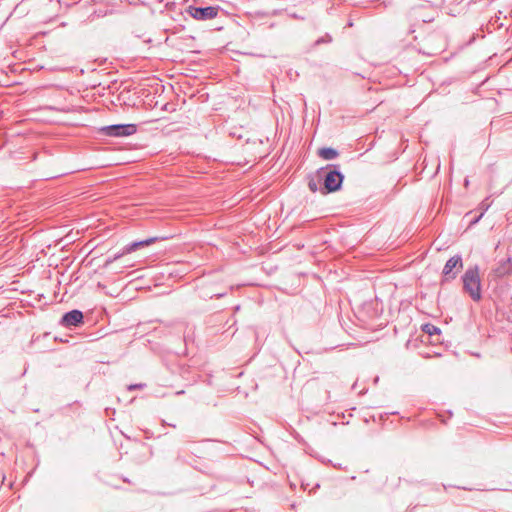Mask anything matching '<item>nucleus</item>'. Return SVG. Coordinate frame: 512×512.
<instances>
[{
	"mask_svg": "<svg viewBox=\"0 0 512 512\" xmlns=\"http://www.w3.org/2000/svg\"><path fill=\"white\" fill-rule=\"evenodd\" d=\"M317 176L323 181L322 194L333 193L341 189L344 175L339 165H327L317 170Z\"/></svg>",
	"mask_w": 512,
	"mask_h": 512,
	"instance_id": "1",
	"label": "nucleus"
},
{
	"mask_svg": "<svg viewBox=\"0 0 512 512\" xmlns=\"http://www.w3.org/2000/svg\"><path fill=\"white\" fill-rule=\"evenodd\" d=\"M463 289L467 292L472 300L478 302L481 300V281L479 277L478 267L469 268L462 276Z\"/></svg>",
	"mask_w": 512,
	"mask_h": 512,
	"instance_id": "2",
	"label": "nucleus"
},
{
	"mask_svg": "<svg viewBox=\"0 0 512 512\" xmlns=\"http://www.w3.org/2000/svg\"><path fill=\"white\" fill-rule=\"evenodd\" d=\"M159 238L158 237H150V238H147V239H144V240H140V241H134L130 244H127L126 246H124L122 248V250L116 254H114L113 256H109L106 260H105V263H104V267H108L110 266L112 263H114L115 261L119 260L120 258H122L124 255L126 254H129V253H132L142 247H146V246H149L150 244L156 242Z\"/></svg>",
	"mask_w": 512,
	"mask_h": 512,
	"instance_id": "3",
	"label": "nucleus"
},
{
	"mask_svg": "<svg viewBox=\"0 0 512 512\" xmlns=\"http://www.w3.org/2000/svg\"><path fill=\"white\" fill-rule=\"evenodd\" d=\"M100 133L107 137H127L137 132L136 124H113L101 127Z\"/></svg>",
	"mask_w": 512,
	"mask_h": 512,
	"instance_id": "4",
	"label": "nucleus"
},
{
	"mask_svg": "<svg viewBox=\"0 0 512 512\" xmlns=\"http://www.w3.org/2000/svg\"><path fill=\"white\" fill-rule=\"evenodd\" d=\"M219 11V6L197 7L190 5L186 9V12L189 16L200 21H206L216 18L218 16Z\"/></svg>",
	"mask_w": 512,
	"mask_h": 512,
	"instance_id": "5",
	"label": "nucleus"
},
{
	"mask_svg": "<svg viewBox=\"0 0 512 512\" xmlns=\"http://www.w3.org/2000/svg\"><path fill=\"white\" fill-rule=\"evenodd\" d=\"M84 323V315L82 311L78 309H73L69 312H66L61 320L60 324L63 327L71 328V327H78L79 325Z\"/></svg>",
	"mask_w": 512,
	"mask_h": 512,
	"instance_id": "6",
	"label": "nucleus"
},
{
	"mask_svg": "<svg viewBox=\"0 0 512 512\" xmlns=\"http://www.w3.org/2000/svg\"><path fill=\"white\" fill-rule=\"evenodd\" d=\"M462 266H463L462 258H461L460 255H455V256L449 258L448 261L446 262L444 268H443L444 280L448 281V280H451V279H455L456 273L453 272V270L456 267L462 268Z\"/></svg>",
	"mask_w": 512,
	"mask_h": 512,
	"instance_id": "7",
	"label": "nucleus"
},
{
	"mask_svg": "<svg viewBox=\"0 0 512 512\" xmlns=\"http://www.w3.org/2000/svg\"><path fill=\"white\" fill-rule=\"evenodd\" d=\"M496 278H503L512 274V258L502 259L498 262L497 266L492 270Z\"/></svg>",
	"mask_w": 512,
	"mask_h": 512,
	"instance_id": "8",
	"label": "nucleus"
},
{
	"mask_svg": "<svg viewBox=\"0 0 512 512\" xmlns=\"http://www.w3.org/2000/svg\"><path fill=\"white\" fill-rule=\"evenodd\" d=\"M318 155L324 160H333L338 157L339 152L332 147H322L318 150Z\"/></svg>",
	"mask_w": 512,
	"mask_h": 512,
	"instance_id": "9",
	"label": "nucleus"
},
{
	"mask_svg": "<svg viewBox=\"0 0 512 512\" xmlns=\"http://www.w3.org/2000/svg\"><path fill=\"white\" fill-rule=\"evenodd\" d=\"M422 331L428 334L429 336L439 335L441 333L440 328L431 323L423 324Z\"/></svg>",
	"mask_w": 512,
	"mask_h": 512,
	"instance_id": "10",
	"label": "nucleus"
},
{
	"mask_svg": "<svg viewBox=\"0 0 512 512\" xmlns=\"http://www.w3.org/2000/svg\"><path fill=\"white\" fill-rule=\"evenodd\" d=\"M333 40L332 36L329 33H326L325 35L319 37L315 42L314 46H319L321 44H328L331 43Z\"/></svg>",
	"mask_w": 512,
	"mask_h": 512,
	"instance_id": "11",
	"label": "nucleus"
},
{
	"mask_svg": "<svg viewBox=\"0 0 512 512\" xmlns=\"http://www.w3.org/2000/svg\"><path fill=\"white\" fill-rule=\"evenodd\" d=\"M308 187H309L310 191H312L314 193L319 190L318 185L314 179H310V181L308 182Z\"/></svg>",
	"mask_w": 512,
	"mask_h": 512,
	"instance_id": "12",
	"label": "nucleus"
},
{
	"mask_svg": "<svg viewBox=\"0 0 512 512\" xmlns=\"http://www.w3.org/2000/svg\"><path fill=\"white\" fill-rule=\"evenodd\" d=\"M483 215H484V212H481L477 217L472 219L470 221V226L475 225L476 223H478L480 221V219L483 217Z\"/></svg>",
	"mask_w": 512,
	"mask_h": 512,
	"instance_id": "13",
	"label": "nucleus"
},
{
	"mask_svg": "<svg viewBox=\"0 0 512 512\" xmlns=\"http://www.w3.org/2000/svg\"><path fill=\"white\" fill-rule=\"evenodd\" d=\"M145 385L144 384H132L130 386H128V389L129 390H135V389H142Z\"/></svg>",
	"mask_w": 512,
	"mask_h": 512,
	"instance_id": "14",
	"label": "nucleus"
},
{
	"mask_svg": "<svg viewBox=\"0 0 512 512\" xmlns=\"http://www.w3.org/2000/svg\"><path fill=\"white\" fill-rule=\"evenodd\" d=\"M489 208V204H487L485 201L481 202L480 204V209L482 210L481 212H486Z\"/></svg>",
	"mask_w": 512,
	"mask_h": 512,
	"instance_id": "15",
	"label": "nucleus"
},
{
	"mask_svg": "<svg viewBox=\"0 0 512 512\" xmlns=\"http://www.w3.org/2000/svg\"><path fill=\"white\" fill-rule=\"evenodd\" d=\"M183 393H184V391L182 390V391H178L176 394L180 395V394H183Z\"/></svg>",
	"mask_w": 512,
	"mask_h": 512,
	"instance_id": "16",
	"label": "nucleus"
},
{
	"mask_svg": "<svg viewBox=\"0 0 512 512\" xmlns=\"http://www.w3.org/2000/svg\"><path fill=\"white\" fill-rule=\"evenodd\" d=\"M216 296H217L218 298H220V297L224 296V294H217Z\"/></svg>",
	"mask_w": 512,
	"mask_h": 512,
	"instance_id": "17",
	"label": "nucleus"
},
{
	"mask_svg": "<svg viewBox=\"0 0 512 512\" xmlns=\"http://www.w3.org/2000/svg\"><path fill=\"white\" fill-rule=\"evenodd\" d=\"M469 184L468 179L465 180V185L467 186Z\"/></svg>",
	"mask_w": 512,
	"mask_h": 512,
	"instance_id": "18",
	"label": "nucleus"
}]
</instances>
